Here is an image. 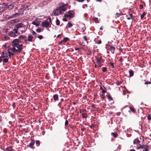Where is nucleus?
I'll return each mask as SVG.
<instances>
[{"instance_id": "1", "label": "nucleus", "mask_w": 151, "mask_h": 151, "mask_svg": "<svg viewBox=\"0 0 151 151\" xmlns=\"http://www.w3.org/2000/svg\"><path fill=\"white\" fill-rule=\"evenodd\" d=\"M51 21V18H48L47 20L45 21L42 23V26L43 27L48 28L51 27L50 22Z\"/></svg>"}, {"instance_id": "2", "label": "nucleus", "mask_w": 151, "mask_h": 151, "mask_svg": "<svg viewBox=\"0 0 151 151\" xmlns=\"http://www.w3.org/2000/svg\"><path fill=\"white\" fill-rule=\"evenodd\" d=\"M97 63L99 65L98 67L100 68L102 65H101L102 62H103V60L102 59V57H100V58H96Z\"/></svg>"}, {"instance_id": "3", "label": "nucleus", "mask_w": 151, "mask_h": 151, "mask_svg": "<svg viewBox=\"0 0 151 151\" xmlns=\"http://www.w3.org/2000/svg\"><path fill=\"white\" fill-rule=\"evenodd\" d=\"M65 17H69L70 18L74 17V12L73 11H69L68 14H65L64 15Z\"/></svg>"}, {"instance_id": "4", "label": "nucleus", "mask_w": 151, "mask_h": 151, "mask_svg": "<svg viewBox=\"0 0 151 151\" xmlns=\"http://www.w3.org/2000/svg\"><path fill=\"white\" fill-rule=\"evenodd\" d=\"M27 29V27L25 25H24L18 30L19 34H20L25 32Z\"/></svg>"}, {"instance_id": "5", "label": "nucleus", "mask_w": 151, "mask_h": 151, "mask_svg": "<svg viewBox=\"0 0 151 151\" xmlns=\"http://www.w3.org/2000/svg\"><path fill=\"white\" fill-rule=\"evenodd\" d=\"M19 39H15L12 42V46L13 47H15L19 45Z\"/></svg>"}, {"instance_id": "6", "label": "nucleus", "mask_w": 151, "mask_h": 151, "mask_svg": "<svg viewBox=\"0 0 151 151\" xmlns=\"http://www.w3.org/2000/svg\"><path fill=\"white\" fill-rule=\"evenodd\" d=\"M138 148H142L143 149V151H149L148 149L149 147L147 146L146 145H140L139 147Z\"/></svg>"}, {"instance_id": "7", "label": "nucleus", "mask_w": 151, "mask_h": 151, "mask_svg": "<svg viewBox=\"0 0 151 151\" xmlns=\"http://www.w3.org/2000/svg\"><path fill=\"white\" fill-rule=\"evenodd\" d=\"M33 37L31 36L30 35H28V38L27 39H25L24 42H27V41L30 42L33 41Z\"/></svg>"}, {"instance_id": "8", "label": "nucleus", "mask_w": 151, "mask_h": 151, "mask_svg": "<svg viewBox=\"0 0 151 151\" xmlns=\"http://www.w3.org/2000/svg\"><path fill=\"white\" fill-rule=\"evenodd\" d=\"M59 9L61 13H63L66 10V8L63 5L61 6Z\"/></svg>"}, {"instance_id": "9", "label": "nucleus", "mask_w": 151, "mask_h": 151, "mask_svg": "<svg viewBox=\"0 0 151 151\" xmlns=\"http://www.w3.org/2000/svg\"><path fill=\"white\" fill-rule=\"evenodd\" d=\"M25 25L21 23H19L16 24L15 25V27L17 28V29H18V30L21 28H22Z\"/></svg>"}, {"instance_id": "10", "label": "nucleus", "mask_w": 151, "mask_h": 151, "mask_svg": "<svg viewBox=\"0 0 151 151\" xmlns=\"http://www.w3.org/2000/svg\"><path fill=\"white\" fill-rule=\"evenodd\" d=\"M53 14L57 16L61 13L60 12V11L59 10V9H56L54 11Z\"/></svg>"}, {"instance_id": "11", "label": "nucleus", "mask_w": 151, "mask_h": 151, "mask_svg": "<svg viewBox=\"0 0 151 151\" xmlns=\"http://www.w3.org/2000/svg\"><path fill=\"white\" fill-rule=\"evenodd\" d=\"M19 20L17 19H14L9 21L8 22L9 24H13L18 22Z\"/></svg>"}, {"instance_id": "12", "label": "nucleus", "mask_w": 151, "mask_h": 151, "mask_svg": "<svg viewBox=\"0 0 151 151\" xmlns=\"http://www.w3.org/2000/svg\"><path fill=\"white\" fill-rule=\"evenodd\" d=\"M17 15V14H13L10 17H9V15H7L6 16V19H9L16 17V16Z\"/></svg>"}, {"instance_id": "13", "label": "nucleus", "mask_w": 151, "mask_h": 151, "mask_svg": "<svg viewBox=\"0 0 151 151\" xmlns=\"http://www.w3.org/2000/svg\"><path fill=\"white\" fill-rule=\"evenodd\" d=\"M109 46L110 47L109 49L111 51L113 54H114V51L115 49V47L112 46Z\"/></svg>"}, {"instance_id": "14", "label": "nucleus", "mask_w": 151, "mask_h": 151, "mask_svg": "<svg viewBox=\"0 0 151 151\" xmlns=\"http://www.w3.org/2000/svg\"><path fill=\"white\" fill-rule=\"evenodd\" d=\"M17 48V50L19 52H20L22 50V44L18 45L16 46Z\"/></svg>"}, {"instance_id": "15", "label": "nucleus", "mask_w": 151, "mask_h": 151, "mask_svg": "<svg viewBox=\"0 0 151 151\" xmlns=\"http://www.w3.org/2000/svg\"><path fill=\"white\" fill-rule=\"evenodd\" d=\"M9 52H6V51H4L2 52V55L5 58H8L9 57Z\"/></svg>"}, {"instance_id": "16", "label": "nucleus", "mask_w": 151, "mask_h": 151, "mask_svg": "<svg viewBox=\"0 0 151 151\" xmlns=\"http://www.w3.org/2000/svg\"><path fill=\"white\" fill-rule=\"evenodd\" d=\"M10 50L13 52H19L17 49L14 47L11 48Z\"/></svg>"}, {"instance_id": "17", "label": "nucleus", "mask_w": 151, "mask_h": 151, "mask_svg": "<svg viewBox=\"0 0 151 151\" xmlns=\"http://www.w3.org/2000/svg\"><path fill=\"white\" fill-rule=\"evenodd\" d=\"M9 35L11 37H14L16 36L15 33L14 32L11 31L9 33Z\"/></svg>"}, {"instance_id": "18", "label": "nucleus", "mask_w": 151, "mask_h": 151, "mask_svg": "<svg viewBox=\"0 0 151 151\" xmlns=\"http://www.w3.org/2000/svg\"><path fill=\"white\" fill-rule=\"evenodd\" d=\"M35 143L34 141H31L29 144V147L32 148H33V146Z\"/></svg>"}, {"instance_id": "19", "label": "nucleus", "mask_w": 151, "mask_h": 151, "mask_svg": "<svg viewBox=\"0 0 151 151\" xmlns=\"http://www.w3.org/2000/svg\"><path fill=\"white\" fill-rule=\"evenodd\" d=\"M129 73L130 76L131 77L132 76L134 75V73L133 71L131 70H129Z\"/></svg>"}, {"instance_id": "20", "label": "nucleus", "mask_w": 151, "mask_h": 151, "mask_svg": "<svg viewBox=\"0 0 151 151\" xmlns=\"http://www.w3.org/2000/svg\"><path fill=\"white\" fill-rule=\"evenodd\" d=\"M14 32V33H15L16 34H17V33H18L19 34V31H18V29H17V27H15V28H14V29H13V30Z\"/></svg>"}, {"instance_id": "21", "label": "nucleus", "mask_w": 151, "mask_h": 151, "mask_svg": "<svg viewBox=\"0 0 151 151\" xmlns=\"http://www.w3.org/2000/svg\"><path fill=\"white\" fill-rule=\"evenodd\" d=\"M32 24L35 25L37 26H38L39 25V23L38 22H32Z\"/></svg>"}, {"instance_id": "22", "label": "nucleus", "mask_w": 151, "mask_h": 151, "mask_svg": "<svg viewBox=\"0 0 151 151\" xmlns=\"http://www.w3.org/2000/svg\"><path fill=\"white\" fill-rule=\"evenodd\" d=\"M73 24L70 22H69L66 28H70L72 27Z\"/></svg>"}, {"instance_id": "23", "label": "nucleus", "mask_w": 151, "mask_h": 151, "mask_svg": "<svg viewBox=\"0 0 151 151\" xmlns=\"http://www.w3.org/2000/svg\"><path fill=\"white\" fill-rule=\"evenodd\" d=\"M5 10L4 7L0 6V12H2Z\"/></svg>"}, {"instance_id": "24", "label": "nucleus", "mask_w": 151, "mask_h": 151, "mask_svg": "<svg viewBox=\"0 0 151 151\" xmlns=\"http://www.w3.org/2000/svg\"><path fill=\"white\" fill-rule=\"evenodd\" d=\"M14 6L12 4H11L8 6V8L9 10H11L13 8Z\"/></svg>"}, {"instance_id": "25", "label": "nucleus", "mask_w": 151, "mask_h": 151, "mask_svg": "<svg viewBox=\"0 0 151 151\" xmlns=\"http://www.w3.org/2000/svg\"><path fill=\"white\" fill-rule=\"evenodd\" d=\"M58 96L57 94H55L53 96V99L55 100L56 101L58 99Z\"/></svg>"}, {"instance_id": "26", "label": "nucleus", "mask_w": 151, "mask_h": 151, "mask_svg": "<svg viewBox=\"0 0 151 151\" xmlns=\"http://www.w3.org/2000/svg\"><path fill=\"white\" fill-rule=\"evenodd\" d=\"M111 134L113 136L115 137H117L118 135V134L116 133L112 132L111 133Z\"/></svg>"}, {"instance_id": "27", "label": "nucleus", "mask_w": 151, "mask_h": 151, "mask_svg": "<svg viewBox=\"0 0 151 151\" xmlns=\"http://www.w3.org/2000/svg\"><path fill=\"white\" fill-rule=\"evenodd\" d=\"M8 52H9V54H8L9 57V58H10L11 57L13 56L14 54L12 53L9 51H8Z\"/></svg>"}, {"instance_id": "28", "label": "nucleus", "mask_w": 151, "mask_h": 151, "mask_svg": "<svg viewBox=\"0 0 151 151\" xmlns=\"http://www.w3.org/2000/svg\"><path fill=\"white\" fill-rule=\"evenodd\" d=\"M82 116L83 118H86L87 117V115L86 113H84L82 114Z\"/></svg>"}, {"instance_id": "29", "label": "nucleus", "mask_w": 151, "mask_h": 151, "mask_svg": "<svg viewBox=\"0 0 151 151\" xmlns=\"http://www.w3.org/2000/svg\"><path fill=\"white\" fill-rule=\"evenodd\" d=\"M146 14V13L143 12L141 15V18L142 19Z\"/></svg>"}, {"instance_id": "30", "label": "nucleus", "mask_w": 151, "mask_h": 151, "mask_svg": "<svg viewBox=\"0 0 151 151\" xmlns=\"http://www.w3.org/2000/svg\"><path fill=\"white\" fill-rule=\"evenodd\" d=\"M129 109L131 111H132V112L134 113L135 112V109L133 108L132 107H129Z\"/></svg>"}, {"instance_id": "31", "label": "nucleus", "mask_w": 151, "mask_h": 151, "mask_svg": "<svg viewBox=\"0 0 151 151\" xmlns=\"http://www.w3.org/2000/svg\"><path fill=\"white\" fill-rule=\"evenodd\" d=\"M56 24L57 25H59L60 22L59 20L58 19H57L56 20Z\"/></svg>"}, {"instance_id": "32", "label": "nucleus", "mask_w": 151, "mask_h": 151, "mask_svg": "<svg viewBox=\"0 0 151 151\" xmlns=\"http://www.w3.org/2000/svg\"><path fill=\"white\" fill-rule=\"evenodd\" d=\"M86 110L85 109H80V113H84L86 111Z\"/></svg>"}, {"instance_id": "33", "label": "nucleus", "mask_w": 151, "mask_h": 151, "mask_svg": "<svg viewBox=\"0 0 151 151\" xmlns=\"http://www.w3.org/2000/svg\"><path fill=\"white\" fill-rule=\"evenodd\" d=\"M4 39L6 40H9L10 39V38L8 37L5 36L4 37Z\"/></svg>"}, {"instance_id": "34", "label": "nucleus", "mask_w": 151, "mask_h": 151, "mask_svg": "<svg viewBox=\"0 0 151 151\" xmlns=\"http://www.w3.org/2000/svg\"><path fill=\"white\" fill-rule=\"evenodd\" d=\"M8 61V59L7 58H4L3 60V62L6 63Z\"/></svg>"}, {"instance_id": "35", "label": "nucleus", "mask_w": 151, "mask_h": 151, "mask_svg": "<svg viewBox=\"0 0 151 151\" xmlns=\"http://www.w3.org/2000/svg\"><path fill=\"white\" fill-rule=\"evenodd\" d=\"M107 70V68L106 67H103L102 68V71L104 72H105Z\"/></svg>"}, {"instance_id": "36", "label": "nucleus", "mask_w": 151, "mask_h": 151, "mask_svg": "<svg viewBox=\"0 0 151 151\" xmlns=\"http://www.w3.org/2000/svg\"><path fill=\"white\" fill-rule=\"evenodd\" d=\"M36 31L38 33H40L41 32V29L38 28L36 30Z\"/></svg>"}, {"instance_id": "37", "label": "nucleus", "mask_w": 151, "mask_h": 151, "mask_svg": "<svg viewBox=\"0 0 151 151\" xmlns=\"http://www.w3.org/2000/svg\"><path fill=\"white\" fill-rule=\"evenodd\" d=\"M94 21L96 22L97 23L98 22V19L97 18H93Z\"/></svg>"}, {"instance_id": "38", "label": "nucleus", "mask_w": 151, "mask_h": 151, "mask_svg": "<svg viewBox=\"0 0 151 151\" xmlns=\"http://www.w3.org/2000/svg\"><path fill=\"white\" fill-rule=\"evenodd\" d=\"M68 40V38L65 37V38H64V39L63 40V42H65L67 41Z\"/></svg>"}, {"instance_id": "39", "label": "nucleus", "mask_w": 151, "mask_h": 151, "mask_svg": "<svg viewBox=\"0 0 151 151\" xmlns=\"http://www.w3.org/2000/svg\"><path fill=\"white\" fill-rule=\"evenodd\" d=\"M137 145H139L140 146H140V145H142L140 144V142L138 139H137Z\"/></svg>"}, {"instance_id": "40", "label": "nucleus", "mask_w": 151, "mask_h": 151, "mask_svg": "<svg viewBox=\"0 0 151 151\" xmlns=\"http://www.w3.org/2000/svg\"><path fill=\"white\" fill-rule=\"evenodd\" d=\"M83 38L86 41H87V37L86 36H83Z\"/></svg>"}, {"instance_id": "41", "label": "nucleus", "mask_w": 151, "mask_h": 151, "mask_svg": "<svg viewBox=\"0 0 151 151\" xmlns=\"http://www.w3.org/2000/svg\"><path fill=\"white\" fill-rule=\"evenodd\" d=\"M137 139H136L134 140L133 143L134 144H135L137 143Z\"/></svg>"}, {"instance_id": "42", "label": "nucleus", "mask_w": 151, "mask_h": 151, "mask_svg": "<svg viewBox=\"0 0 151 151\" xmlns=\"http://www.w3.org/2000/svg\"><path fill=\"white\" fill-rule=\"evenodd\" d=\"M151 84V81L146 82L145 83V84Z\"/></svg>"}, {"instance_id": "43", "label": "nucleus", "mask_w": 151, "mask_h": 151, "mask_svg": "<svg viewBox=\"0 0 151 151\" xmlns=\"http://www.w3.org/2000/svg\"><path fill=\"white\" fill-rule=\"evenodd\" d=\"M38 37L40 39H42L43 38V36L42 35H39Z\"/></svg>"}, {"instance_id": "44", "label": "nucleus", "mask_w": 151, "mask_h": 151, "mask_svg": "<svg viewBox=\"0 0 151 151\" xmlns=\"http://www.w3.org/2000/svg\"><path fill=\"white\" fill-rule=\"evenodd\" d=\"M68 121L67 120H66L65 123V126H67L68 124Z\"/></svg>"}, {"instance_id": "45", "label": "nucleus", "mask_w": 151, "mask_h": 151, "mask_svg": "<svg viewBox=\"0 0 151 151\" xmlns=\"http://www.w3.org/2000/svg\"><path fill=\"white\" fill-rule=\"evenodd\" d=\"M36 143L37 145H39L40 144V142L39 141L37 140L36 142Z\"/></svg>"}, {"instance_id": "46", "label": "nucleus", "mask_w": 151, "mask_h": 151, "mask_svg": "<svg viewBox=\"0 0 151 151\" xmlns=\"http://www.w3.org/2000/svg\"><path fill=\"white\" fill-rule=\"evenodd\" d=\"M32 34L33 35H37V33L35 32L34 31L32 32Z\"/></svg>"}, {"instance_id": "47", "label": "nucleus", "mask_w": 151, "mask_h": 151, "mask_svg": "<svg viewBox=\"0 0 151 151\" xmlns=\"http://www.w3.org/2000/svg\"><path fill=\"white\" fill-rule=\"evenodd\" d=\"M148 119L149 120H151V116L150 115H148Z\"/></svg>"}, {"instance_id": "48", "label": "nucleus", "mask_w": 151, "mask_h": 151, "mask_svg": "<svg viewBox=\"0 0 151 151\" xmlns=\"http://www.w3.org/2000/svg\"><path fill=\"white\" fill-rule=\"evenodd\" d=\"M143 7V6L142 5H140V6H139V8L140 9H142Z\"/></svg>"}, {"instance_id": "49", "label": "nucleus", "mask_w": 151, "mask_h": 151, "mask_svg": "<svg viewBox=\"0 0 151 151\" xmlns=\"http://www.w3.org/2000/svg\"><path fill=\"white\" fill-rule=\"evenodd\" d=\"M110 65H111L112 66V67L114 68V63H111Z\"/></svg>"}, {"instance_id": "50", "label": "nucleus", "mask_w": 151, "mask_h": 151, "mask_svg": "<svg viewBox=\"0 0 151 151\" xmlns=\"http://www.w3.org/2000/svg\"><path fill=\"white\" fill-rule=\"evenodd\" d=\"M101 43V40H99L98 42L97 43L98 44H100Z\"/></svg>"}, {"instance_id": "51", "label": "nucleus", "mask_w": 151, "mask_h": 151, "mask_svg": "<svg viewBox=\"0 0 151 151\" xmlns=\"http://www.w3.org/2000/svg\"><path fill=\"white\" fill-rule=\"evenodd\" d=\"M108 97H109V99L110 100H112V97L111 96H108Z\"/></svg>"}, {"instance_id": "52", "label": "nucleus", "mask_w": 151, "mask_h": 151, "mask_svg": "<svg viewBox=\"0 0 151 151\" xmlns=\"http://www.w3.org/2000/svg\"><path fill=\"white\" fill-rule=\"evenodd\" d=\"M78 1L79 2H83L84 0H78Z\"/></svg>"}, {"instance_id": "53", "label": "nucleus", "mask_w": 151, "mask_h": 151, "mask_svg": "<svg viewBox=\"0 0 151 151\" xmlns=\"http://www.w3.org/2000/svg\"><path fill=\"white\" fill-rule=\"evenodd\" d=\"M116 15H117V17H119L120 16V14H119L117 13L116 14Z\"/></svg>"}, {"instance_id": "54", "label": "nucleus", "mask_w": 151, "mask_h": 151, "mask_svg": "<svg viewBox=\"0 0 151 151\" xmlns=\"http://www.w3.org/2000/svg\"><path fill=\"white\" fill-rule=\"evenodd\" d=\"M106 92V91L104 90H103L102 91V92L104 93H105Z\"/></svg>"}, {"instance_id": "55", "label": "nucleus", "mask_w": 151, "mask_h": 151, "mask_svg": "<svg viewBox=\"0 0 151 151\" xmlns=\"http://www.w3.org/2000/svg\"><path fill=\"white\" fill-rule=\"evenodd\" d=\"M63 20L64 21H67V20L65 18H63Z\"/></svg>"}, {"instance_id": "56", "label": "nucleus", "mask_w": 151, "mask_h": 151, "mask_svg": "<svg viewBox=\"0 0 151 151\" xmlns=\"http://www.w3.org/2000/svg\"><path fill=\"white\" fill-rule=\"evenodd\" d=\"M63 42V40L62 41H61V42H59V44H60L62 42Z\"/></svg>"}, {"instance_id": "57", "label": "nucleus", "mask_w": 151, "mask_h": 151, "mask_svg": "<svg viewBox=\"0 0 151 151\" xmlns=\"http://www.w3.org/2000/svg\"><path fill=\"white\" fill-rule=\"evenodd\" d=\"M130 151H135V150L134 149L131 150Z\"/></svg>"}, {"instance_id": "58", "label": "nucleus", "mask_w": 151, "mask_h": 151, "mask_svg": "<svg viewBox=\"0 0 151 151\" xmlns=\"http://www.w3.org/2000/svg\"><path fill=\"white\" fill-rule=\"evenodd\" d=\"M2 61V59H0V63H1Z\"/></svg>"}, {"instance_id": "59", "label": "nucleus", "mask_w": 151, "mask_h": 151, "mask_svg": "<svg viewBox=\"0 0 151 151\" xmlns=\"http://www.w3.org/2000/svg\"><path fill=\"white\" fill-rule=\"evenodd\" d=\"M60 35H58L57 36V37L58 38V37H59L60 36Z\"/></svg>"}, {"instance_id": "60", "label": "nucleus", "mask_w": 151, "mask_h": 151, "mask_svg": "<svg viewBox=\"0 0 151 151\" xmlns=\"http://www.w3.org/2000/svg\"><path fill=\"white\" fill-rule=\"evenodd\" d=\"M79 48H76L75 49V50H79Z\"/></svg>"}, {"instance_id": "61", "label": "nucleus", "mask_w": 151, "mask_h": 151, "mask_svg": "<svg viewBox=\"0 0 151 151\" xmlns=\"http://www.w3.org/2000/svg\"><path fill=\"white\" fill-rule=\"evenodd\" d=\"M3 57H4V56H3V55H2V56H1V57H0V58H2Z\"/></svg>"}, {"instance_id": "62", "label": "nucleus", "mask_w": 151, "mask_h": 151, "mask_svg": "<svg viewBox=\"0 0 151 151\" xmlns=\"http://www.w3.org/2000/svg\"><path fill=\"white\" fill-rule=\"evenodd\" d=\"M7 151H12L11 150H9V149L8 150H7Z\"/></svg>"}, {"instance_id": "63", "label": "nucleus", "mask_w": 151, "mask_h": 151, "mask_svg": "<svg viewBox=\"0 0 151 151\" xmlns=\"http://www.w3.org/2000/svg\"><path fill=\"white\" fill-rule=\"evenodd\" d=\"M103 99H104V97L103 96L102 97H101Z\"/></svg>"}, {"instance_id": "64", "label": "nucleus", "mask_w": 151, "mask_h": 151, "mask_svg": "<svg viewBox=\"0 0 151 151\" xmlns=\"http://www.w3.org/2000/svg\"><path fill=\"white\" fill-rule=\"evenodd\" d=\"M96 66H97L96 65H95V67H96Z\"/></svg>"}]
</instances>
